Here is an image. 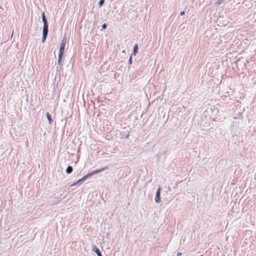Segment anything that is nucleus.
<instances>
[{
    "instance_id": "14",
    "label": "nucleus",
    "mask_w": 256,
    "mask_h": 256,
    "mask_svg": "<svg viewBox=\"0 0 256 256\" xmlns=\"http://www.w3.org/2000/svg\"><path fill=\"white\" fill-rule=\"evenodd\" d=\"M184 14H185V12L184 11H182V12H180V16H184Z\"/></svg>"
},
{
    "instance_id": "13",
    "label": "nucleus",
    "mask_w": 256,
    "mask_h": 256,
    "mask_svg": "<svg viewBox=\"0 0 256 256\" xmlns=\"http://www.w3.org/2000/svg\"><path fill=\"white\" fill-rule=\"evenodd\" d=\"M224 1V0H218L217 1V3L218 4H220L222 3V2Z\"/></svg>"
},
{
    "instance_id": "9",
    "label": "nucleus",
    "mask_w": 256,
    "mask_h": 256,
    "mask_svg": "<svg viewBox=\"0 0 256 256\" xmlns=\"http://www.w3.org/2000/svg\"><path fill=\"white\" fill-rule=\"evenodd\" d=\"M104 0H100L98 2V6L99 7H101L104 4Z\"/></svg>"
},
{
    "instance_id": "16",
    "label": "nucleus",
    "mask_w": 256,
    "mask_h": 256,
    "mask_svg": "<svg viewBox=\"0 0 256 256\" xmlns=\"http://www.w3.org/2000/svg\"><path fill=\"white\" fill-rule=\"evenodd\" d=\"M128 138V135L126 136V138Z\"/></svg>"
},
{
    "instance_id": "1",
    "label": "nucleus",
    "mask_w": 256,
    "mask_h": 256,
    "mask_svg": "<svg viewBox=\"0 0 256 256\" xmlns=\"http://www.w3.org/2000/svg\"><path fill=\"white\" fill-rule=\"evenodd\" d=\"M108 168V167L106 166V167L102 168L100 169L93 170V171L88 173L84 176L82 178L80 179L77 182H74V184H72V186H75V185L80 184V183H82L86 178L91 177L92 176H94L95 174H98L102 172H103L105 170H106Z\"/></svg>"
},
{
    "instance_id": "11",
    "label": "nucleus",
    "mask_w": 256,
    "mask_h": 256,
    "mask_svg": "<svg viewBox=\"0 0 256 256\" xmlns=\"http://www.w3.org/2000/svg\"><path fill=\"white\" fill-rule=\"evenodd\" d=\"M128 63L130 64H132V56H130V59H129V60H128Z\"/></svg>"
},
{
    "instance_id": "2",
    "label": "nucleus",
    "mask_w": 256,
    "mask_h": 256,
    "mask_svg": "<svg viewBox=\"0 0 256 256\" xmlns=\"http://www.w3.org/2000/svg\"><path fill=\"white\" fill-rule=\"evenodd\" d=\"M42 21L44 24V26L42 28V42L44 43L46 40L48 34V24L47 22V20L45 17L44 12H43L42 14Z\"/></svg>"
},
{
    "instance_id": "4",
    "label": "nucleus",
    "mask_w": 256,
    "mask_h": 256,
    "mask_svg": "<svg viewBox=\"0 0 256 256\" xmlns=\"http://www.w3.org/2000/svg\"><path fill=\"white\" fill-rule=\"evenodd\" d=\"M160 190L161 188L160 187H159L157 190L155 198V202L158 204L160 202Z\"/></svg>"
},
{
    "instance_id": "15",
    "label": "nucleus",
    "mask_w": 256,
    "mask_h": 256,
    "mask_svg": "<svg viewBox=\"0 0 256 256\" xmlns=\"http://www.w3.org/2000/svg\"><path fill=\"white\" fill-rule=\"evenodd\" d=\"M180 255H182V253H180V252H178L177 254V256H180Z\"/></svg>"
},
{
    "instance_id": "3",
    "label": "nucleus",
    "mask_w": 256,
    "mask_h": 256,
    "mask_svg": "<svg viewBox=\"0 0 256 256\" xmlns=\"http://www.w3.org/2000/svg\"><path fill=\"white\" fill-rule=\"evenodd\" d=\"M65 46L63 45V44H60V48H59V54L58 56V64H60L61 60L62 58L64 49Z\"/></svg>"
},
{
    "instance_id": "8",
    "label": "nucleus",
    "mask_w": 256,
    "mask_h": 256,
    "mask_svg": "<svg viewBox=\"0 0 256 256\" xmlns=\"http://www.w3.org/2000/svg\"><path fill=\"white\" fill-rule=\"evenodd\" d=\"M46 116L48 120L49 124H50L52 122V118L51 117V115L50 114V113L48 112H46Z\"/></svg>"
},
{
    "instance_id": "6",
    "label": "nucleus",
    "mask_w": 256,
    "mask_h": 256,
    "mask_svg": "<svg viewBox=\"0 0 256 256\" xmlns=\"http://www.w3.org/2000/svg\"><path fill=\"white\" fill-rule=\"evenodd\" d=\"M72 166H69L66 168V172L67 174H70L72 172Z\"/></svg>"
},
{
    "instance_id": "7",
    "label": "nucleus",
    "mask_w": 256,
    "mask_h": 256,
    "mask_svg": "<svg viewBox=\"0 0 256 256\" xmlns=\"http://www.w3.org/2000/svg\"><path fill=\"white\" fill-rule=\"evenodd\" d=\"M138 44H135V46L134 47V49H133V54L134 55L136 56L137 54V53L138 52Z\"/></svg>"
},
{
    "instance_id": "10",
    "label": "nucleus",
    "mask_w": 256,
    "mask_h": 256,
    "mask_svg": "<svg viewBox=\"0 0 256 256\" xmlns=\"http://www.w3.org/2000/svg\"><path fill=\"white\" fill-rule=\"evenodd\" d=\"M106 24H104L102 26V28L103 29V30H104L106 28Z\"/></svg>"
},
{
    "instance_id": "17",
    "label": "nucleus",
    "mask_w": 256,
    "mask_h": 256,
    "mask_svg": "<svg viewBox=\"0 0 256 256\" xmlns=\"http://www.w3.org/2000/svg\"><path fill=\"white\" fill-rule=\"evenodd\" d=\"M13 36V32H12V36Z\"/></svg>"
},
{
    "instance_id": "5",
    "label": "nucleus",
    "mask_w": 256,
    "mask_h": 256,
    "mask_svg": "<svg viewBox=\"0 0 256 256\" xmlns=\"http://www.w3.org/2000/svg\"><path fill=\"white\" fill-rule=\"evenodd\" d=\"M92 250L98 256H102L100 251L96 246L92 247Z\"/></svg>"
},
{
    "instance_id": "12",
    "label": "nucleus",
    "mask_w": 256,
    "mask_h": 256,
    "mask_svg": "<svg viewBox=\"0 0 256 256\" xmlns=\"http://www.w3.org/2000/svg\"><path fill=\"white\" fill-rule=\"evenodd\" d=\"M60 44H63V45L65 46V44H66V40H64V38L62 40Z\"/></svg>"
}]
</instances>
